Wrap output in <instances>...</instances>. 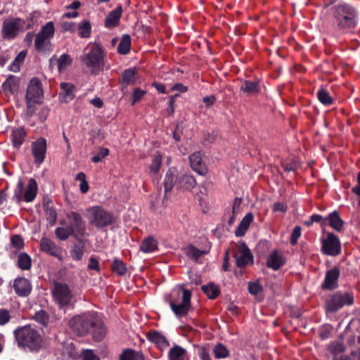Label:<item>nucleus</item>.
<instances>
[{
  "instance_id": "obj_38",
  "label": "nucleus",
  "mask_w": 360,
  "mask_h": 360,
  "mask_svg": "<svg viewBox=\"0 0 360 360\" xmlns=\"http://www.w3.org/2000/svg\"><path fill=\"white\" fill-rule=\"evenodd\" d=\"M186 255L192 259L197 261L202 255L207 254V251L200 250L193 245H188L186 249Z\"/></svg>"
},
{
  "instance_id": "obj_9",
  "label": "nucleus",
  "mask_w": 360,
  "mask_h": 360,
  "mask_svg": "<svg viewBox=\"0 0 360 360\" xmlns=\"http://www.w3.org/2000/svg\"><path fill=\"white\" fill-rule=\"evenodd\" d=\"M24 22L19 18H8L4 20L1 35L3 38L12 39L15 38L18 31L23 28Z\"/></svg>"
},
{
  "instance_id": "obj_6",
  "label": "nucleus",
  "mask_w": 360,
  "mask_h": 360,
  "mask_svg": "<svg viewBox=\"0 0 360 360\" xmlns=\"http://www.w3.org/2000/svg\"><path fill=\"white\" fill-rule=\"evenodd\" d=\"M82 62L92 74H98L103 64V50L95 43L90 51L81 57Z\"/></svg>"
},
{
  "instance_id": "obj_35",
  "label": "nucleus",
  "mask_w": 360,
  "mask_h": 360,
  "mask_svg": "<svg viewBox=\"0 0 360 360\" xmlns=\"http://www.w3.org/2000/svg\"><path fill=\"white\" fill-rule=\"evenodd\" d=\"M91 32V25L89 20H84L78 25V35L82 38H89Z\"/></svg>"
},
{
  "instance_id": "obj_4",
  "label": "nucleus",
  "mask_w": 360,
  "mask_h": 360,
  "mask_svg": "<svg viewBox=\"0 0 360 360\" xmlns=\"http://www.w3.org/2000/svg\"><path fill=\"white\" fill-rule=\"evenodd\" d=\"M86 217L90 225L98 229L105 228L115 221L114 215L101 206H93L87 209Z\"/></svg>"
},
{
  "instance_id": "obj_22",
  "label": "nucleus",
  "mask_w": 360,
  "mask_h": 360,
  "mask_svg": "<svg viewBox=\"0 0 360 360\" xmlns=\"http://www.w3.org/2000/svg\"><path fill=\"white\" fill-rule=\"evenodd\" d=\"M147 338L161 350L167 349L169 345L165 336L156 331H150L147 334Z\"/></svg>"
},
{
  "instance_id": "obj_63",
  "label": "nucleus",
  "mask_w": 360,
  "mask_h": 360,
  "mask_svg": "<svg viewBox=\"0 0 360 360\" xmlns=\"http://www.w3.org/2000/svg\"><path fill=\"white\" fill-rule=\"evenodd\" d=\"M83 359L84 360H100L99 358L93 354V352L90 350H86L83 353Z\"/></svg>"
},
{
  "instance_id": "obj_31",
  "label": "nucleus",
  "mask_w": 360,
  "mask_h": 360,
  "mask_svg": "<svg viewBox=\"0 0 360 360\" xmlns=\"http://www.w3.org/2000/svg\"><path fill=\"white\" fill-rule=\"evenodd\" d=\"M186 354V350L183 347L174 345L169 352V360H184Z\"/></svg>"
},
{
  "instance_id": "obj_18",
  "label": "nucleus",
  "mask_w": 360,
  "mask_h": 360,
  "mask_svg": "<svg viewBox=\"0 0 360 360\" xmlns=\"http://www.w3.org/2000/svg\"><path fill=\"white\" fill-rule=\"evenodd\" d=\"M340 276V269L338 267H333L328 271L326 274V277L323 283L322 284L323 289L333 290L338 287V279Z\"/></svg>"
},
{
  "instance_id": "obj_7",
  "label": "nucleus",
  "mask_w": 360,
  "mask_h": 360,
  "mask_svg": "<svg viewBox=\"0 0 360 360\" xmlns=\"http://www.w3.org/2000/svg\"><path fill=\"white\" fill-rule=\"evenodd\" d=\"M53 296L60 309L69 306L72 299V294L68 285L61 283L54 284Z\"/></svg>"
},
{
  "instance_id": "obj_30",
  "label": "nucleus",
  "mask_w": 360,
  "mask_h": 360,
  "mask_svg": "<svg viewBox=\"0 0 360 360\" xmlns=\"http://www.w3.org/2000/svg\"><path fill=\"white\" fill-rule=\"evenodd\" d=\"M329 225L337 231H340L343 225V221L341 219L338 212L333 211L328 217Z\"/></svg>"
},
{
  "instance_id": "obj_19",
  "label": "nucleus",
  "mask_w": 360,
  "mask_h": 360,
  "mask_svg": "<svg viewBox=\"0 0 360 360\" xmlns=\"http://www.w3.org/2000/svg\"><path fill=\"white\" fill-rule=\"evenodd\" d=\"M190 163L191 168L198 174L205 175L207 172V168L202 161V155L200 152H196L190 155Z\"/></svg>"
},
{
  "instance_id": "obj_32",
  "label": "nucleus",
  "mask_w": 360,
  "mask_h": 360,
  "mask_svg": "<svg viewBox=\"0 0 360 360\" xmlns=\"http://www.w3.org/2000/svg\"><path fill=\"white\" fill-rule=\"evenodd\" d=\"M70 253L73 260L81 261L84 254V245L82 242L75 244L72 247Z\"/></svg>"
},
{
  "instance_id": "obj_41",
  "label": "nucleus",
  "mask_w": 360,
  "mask_h": 360,
  "mask_svg": "<svg viewBox=\"0 0 360 360\" xmlns=\"http://www.w3.org/2000/svg\"><path fill=\"white\" fill-rule=\"evenodd\" d=\"M72 59L67 54H62L58 60V68L60 72H63L67 68L71 65Z\"/></svg>"
},
{
  "instance_id": "obj_56",
  "label": "nucleus",
  "mask_w": 360,
  "mask_h": 360,
  "mask_svg": "<svg viewBox=\"0 0 360 360\" xmlns=\"http://www.w3.org/2000/svg\"><path fill=\"white\" fill-rule=\"evenodd\" d=\"M301 227L298 226L293 229L290 238V243L292 245L297 244V240L301 236Z\"/></svg>"
},
{
  "instance_id": "obj_53",
  "label": "nucleus",
  "mask_w": 360,
  "mask_h": 360,
  "mask_svg": "<svg viewBox=\"0 0 360 360\" xmlns=\"http://www.w3.org/2000/svg\"><path fill=\"white\" fill-rule=\"evenodd\" d=\"M109 154V150L108 148H101L98 152L97 154L94 155L92 158H91V160L94 163H98L99 162L101 161V160L108 156Z\"/></svg>"
},
{
  "instance_id": "obj_3",
  "label": "nucleus",
  "mask_w": 360,
  "mask_h": 360,
  "mask_svg": "<svg viewBox=\"0 0 360 360\" xmlns=\"http://www.w3.org/2000/svg\"><path fill=\"white\" fill-rule=\"evenodd\" d=\"M191 293L181 287L173 289L169 302L172 311L177 317L186 316L191 307Z\"/></svg>"
},
{
  "instance_id": "obj_60",
  "label": "nucleus",
  "mask_w": 360,
  "mask_h": 360,
  "mask_svg": "<svg viewBox=\"0 0 360 360\" xmlns=\"http://www.w3.org/2000/svg\"><path fill=\"white\" fill-rule=\"evenodd\" d=\"M11 243L17 249H21L24 245V243L22 238L18 235L13 236L11 238Z\"/></svg>"
},
{
  "instance_id": "obj_49",
  "label": "nucleus",
  "mask_w": 360,
  "mask_h": 360,
  "mask_svg": "<svg viewBox=\"0 0 360 360\" xmlns=\"http://www.w3.org/2000/svg\"><path fill=\"white\" fill-rule=\"evenodd\" d=\"M49 41V39L46 37L41 36V34H37L35 37L34 40V46L35 49L39 51H41L44 50L46 44H48Z\"/></svg>"
},
{
  "instance_id": "obj_27",
  "label": "nucleus",
  "mask_w": 360,
  "mask_h": 360,
  "mask_svg": "<svg viewBox=\"0 0 360 360\" xmlns=\"http://www.w3.org/2000/svg\"><path fill=\"white\" fill-rule=\"evenodd\" d=\"M18 84L19 79L14 75H11L3 83L2 89L6 94H13L14 91L18 88Z\"/></svg>"
},
{
  "instance_id": "obj_57",
  "label": "nucleus",
  "mask_w": 360,
  "mask_h": 360,
  "mask_svg": "<svg viewBox=\"0 0 360 360\" xmlns=\"http://www.w3.org/2000/svg\"><path fill=\"white\" fill-rule=\"evenodd\" d=\"M11 319L10 313L6 309L0 310V325H5Z\"/></svg>"
},
{
  "instance_id": "obj_55",
  "label": "nucleus",
  "mask_w": 360,
  "mask_h": 360,
  "mask_svg": "<svg viewBox=\"0 0 360 360\" xmlns=\"http://www.w3.org/2000/svg\"><path fill=\"white\" fill-rule=\"evenodd\" d=\"M146 93V91L142 90L139 88L134 89L133 93V99L131 101V105H134L136 102L139 101L143 97Z\"/></svg>"
},
{
  "instance_id": "obj_2",
  "label": "nucleus",
  "mask_w": 360,
  "mask_h": 360,
  "mask_svg": "<svg viewBox=\"0 0 360 360\" xmlns=\"http://www.w3.org/2000/svg\"><path fill=\"white\" fill-rule=\"evenodd\" d=\"M18 345L31 351H39L42 347V339L37 330L30 326L18 328L14 330Z\"/></svg>"
},
{
  "instance_id": "obj_11",
  "label": "nucleus",
  "mask_w": 360,
  "mask_h": 360,
  "mask_svg": "<svg viewBox=\"0 0 360 360\" xmlns=\"http://www.w3.org/2000/svg\"><path fill=\"white\" fill-rule=\"evenodd\" d=\"M234 258L238 267H244L253 262V256L245 243H239L236 245Z\"/></svg>"
},
{
  "instance_id": "obj_20",
  "label": "nucleus",
  "mask_w": 360,
  "mask_h": 360,
  "mask_svg": "<svg viewBox=\"0 0 360 360\" xmlns=\"http://www.w3.org/2000/svg\"><path fill=\"white\" fill-rule=\"evenodd\" d=\"M284 264L285 259L281 252L274 250L269 254L266 262L268 267L278 270Z\"/></svg>"
},
{
  "instance_id": "obj_54",
  "label": "nucleus",
  "mask_w": 360,
  "mask_h": 360,
  "mask_svg": "<svg viewBox=\"0 0 360 360\" xmlns=\"http://www.w3.org/2000/svg\"><path fill=\"white\" fill-rule=\"evenodd\" d=\"M120 360H139V356L133 350H126L121 355Z\"/></svg>"
},
{
  "instance_id": "obj_61",
  "label": "nucleus",
  "mask_w": 360,
  "mask_h": 360,
  "mask_svg": "<svg viewBox=\"0 0 360 360\" xmlns=\"http://www.w3.org/2000/svg\"><path fill=\"white\" fill-rule=\"evenodd\" d=\"M287 210H288V206L284 203L277 202L274 204V206H273L274 212H286Z\"/></svg>"
},
{
  "instance_id": "obj_59",
  "label": "nucleus",
  "mask_w": 360,
  "mask_h": 360,
  "mask_svg": "<svg viewBox=\"0 0 360 360\" xmlns=\"http://www.w3.org/2000/svg\"><path fill=\"white\" fill-rule=\"evenodd\" d=\"M37 103H39V102L38 101L26 100V105H27L26 112H27V114L30 117L32 116L34 113L35 110H36L34 104Z\"/></svg>"
},
{
  "instance_id": "obj_23",
  "label": "nucleus",
  "mask_w": 360,
  "mask_h": 360,
  "mask_svg": "<svg viewBox=\"0 0 360 360\" xmlns=\"http://www.w3.org/2000/svg\"><path fill=\"white\" fill-rule=\"evenodd\" d=\"M122 13L121 6L112 11L105 19V26L108 28L116 27L119 23Z\"/></svg>"
},
{
  "instance_id": "obj_58",
  "label": "nucleus",
  "mask_w": 360,
  "mask_h": 360,
  "mask_svg": "<svg viewBox=\"0 0 360 360\" xmlns=\"http://www.w3.org/2000/svg\"><path fill=\"white\" fill-rule=\"evenodd\" d=\"M242 202V198H236L232 205V214H233V216H236L237 214L239 213L240 210V205Z\"/></svg>"
},
{
  "instance_id": "obj_14",
  "label": "nucleus",
  "mask_w": 360,
  "mask_h": 360,
  "mask_svg": "<svg viewBox=\"0 0 360 360\" xmlns=\"http://www.w3.org/2000/svg\"><path fill=\"white\" fill-rule=\"evenodd\" d=\"M178 171L176 168L175 167H170L165 177L164 180V188H165V195H164V200H167L170 197V193L175 184V183L177 184L178 179Z\"/></svg>"
},
{
  "instance_id": "obj_28",
  "label": "nucleus",
  "mask_w": 360,
  "mask_h": 360,
  "mask_svg": "<svg viewBox=\"0 0 360 360\" xmlns=\"http://www.w3.org/2000/svg\"><path fill=\"white\" fill-rule=\"evenodd\" d=\"M158 248V242L153 237L145 238L141 243L139 250L144 253L154 252Z\"/></svg>"
},
{
  "instance_id": "obj_39",
  "label": "nucleus",
  "mask_w": 360,
  "mask_h": 360,
  "mask_svg": "<svg viewBox=\"0 0 360 360\" xmlns=\"http://www.w3.org/2000/svg\"><path fill=\"white\" fill-rule=\"evenodd\" d=\"M25 137V132L22 129H18L13 131L12 134V141L15 147H20Z\"/></svg>"
},
{
  "instance_id": "obj_29",
  "label": "nucleus",
  "mask_w": 360,
  "mask_h": 360,
  "mask_svg": "<svg viewBox=\"0 0 360 360\" xmlns=\"http://www.w3.org/2000/svg\"><path fill=\"white\" fill-rule=\"evenodd\" d=\"M37 184L34 179H30L24 198L26 202H32L36 197Z\"/></svg>"
},
{
  "instance_id": "obj_37",
  "label": "nucleus",
  "mask_w": 360,
  "mask_h": 360,
  "mask_svg": "<svg viewBox=\"0 0 360 360\" xmlns=\"http://www.w3.org/2000/svg\"><path fill=\"white\" fill-rule=\"evenodd\" d=\"M54 33V24L52 21H49L41 28L40 31L37 34H41L50 40L53 37Z\"/></svg>"
},
{
  "instance_id": "obj_62",
  "label": "nucleus",
  "mask_w": 360,
  "mask_h": 360,
  "mask_svg": "<svg viewBox=\"0 0 360 360\" xmlns=\"http://www.w3.org/2000/svg\"><path fill=\"white\" fill-rule=\"evenodd\" d=\"M88 269L90 270L99 271V263L98 261L95 257H91L89 258Z\"/></svg>"
},
{
  "instance_id": "obj_5",
  "label": "nucleus",
  "mask_w": 360,
  "mask_h": 360,
  "mask_svg": "<svg viewBox=\"0 0 360 360\" xmlns=\"http://www.w3.org/2000/svg\"><path fill=\"white\" fill-rule=\"evenodd\" d=\"M334 16L340 28H351L356 25V11L349 5L342 4L335 6Z\"/></svg>"
},
{
  "instance_id": "obj_17",
  "label": "nucleus",
  "mask_w": 360,
  "mask_h": 360,
  "mask_svg": "<svg viewBox=\"0 0 360 360\" xmlns=\"http://www.w3.org/2000/svg\"><path fill=\"white\" fill-rule=\"evenodd\" d=\"M13 288L15 292L20 297H27L32 291V285L25 278H17L14 280Z\"/></svg>"
},
{
  "instance_id": "obj_47",
  "label": "nucleus",
  "mask_w": 360,
  "mask_h": 360,
  "mask_svg": "<svg viewBox=\"0 0 360 360\" xmlns=\"http://www.w3.org/2000/svg\"><path fill=\"white\" fill-rule=\"evenodd\" d=\"M329 351L334 355V360H338V354L345 351L344 345L338 342H333L329 345Z\"/></svg>"
},
{
  "instance_id": "obj_1",
  "label": "nucleus",
  "mask_w": 360,
  "mask_h": 360,
  "mask_svg": "<svg viewBox=\"0 0 360 360\" xmlns=\"http://www.w3.org/2000/svg\"><path fill=\"white\" fill-rule=\"evenodd\" d=\"M69 326L75 333L79 336H84L89 333L90 330H92L94 338L97 341L101 340L106 333V328L101 319L93 311L74 316L69 321Z\"/></svg>"
},
{
  "instance_id": "obj_15",
  "label": "nucleus",
  "mask_w": 360,
  "mask_h": 360,
  "mask_svg": "<svg viewBox=\"0 0 360 360\" xmlns=\"http://www.w3.org/2000/svg\"><path fill=\"white\" fill-rule=\"evenodd\" d=\"M40 249L41 251L52 255L59 260H63L62 249L56 245L52 240L43 238L40 241Z\"/></svg>"
},
{
  "instance_id": "obj_12",
  "label": "nucleus",
  "mask_w": 360,
  "mask_h": 360,
  "mask_svg": "<svg viewBox=\"0 0 360 360\" xmlns=\"http://www.w3.org/2000/svg\"><path fill=\"white\" fill-rule=\"evenodd\" d=\"M67 219L70 220V224L75 233V238L83 236L86 232L85 221L80 214L76 212H70L67 214Z\"/></svg>"
},
{
  "instance_id": "obj_25",
  "label": "nucleus",
  "mask_w": 360,
  "mask_h": 360,
  "mask_svg": "<svg viewBox=\"0 0 360 360\" xmlns=\"http://www.w3.org/2000/svg\"><path fill=\"white\" fill-rule=\"evenodd\" d=\"M253 219H254L253 214L250 212L248 213L243 218L239 226L236 229V230L235 231L236 236H238V237L243 236L245 234L250 223L253 221Z\"/></svg>"
},
{
  "instance_id": "obj_64",
  "label": "nucleus",
  "mask_w": 360,
  "mask_h": 360,
  "mask_svg": "<svg viewBox=\"0 0 360 360\" xmlns=\"http://www.w3.org/2000/svg\"><path fill=\"white\" fill-rule=\"evenodd\" d=\"M62 27L65 31L73 32L75 30V23L70 22H64L62 24Z\"/></svg>"
},
{
  "instance_id": "obj_51",
  "label": "nucleus",
  "mask_w": 360,
  "mask_h": 360,
  "mask_svg": "<svg viewBox=\"0 0 360 360\" xmlns=\"http://www.w3.org/2000/svg\"><path fill=\"white\" fill-rule=\"evenodd\" d=\"M263 290L262 285L257 281L248 283V291L252 295H257Z\"/></svg>"
},
{
  "instance_id": "obj_43",
  "label": "nucleus",
  "mask_w": 360,
  "mask_h": 360,
  "mask_svg": "<svg viewBox=\"0 0 360 360\" xmlns=\"http://www.w3.org/2000/svg\"><path fill=\"white\" fill-rule=\"evenodd\" d=\"M112 269L119 275H124L127 269L125 264L120 259L115 258L112 264Z\"/></svg>"
},
{
  "instance_id": "obj_48",
  "label": "nucleus",
  "mask_w": 360,
  "mask_h": 360,
  "mask_svg": "<svg viewBox=\"0 0 360 360\" xmlns=\"http://www.w3.org/2000/svg\"><path fill=\"white\" fill-rule=\"evenodd\" d=\"M45 212L46 219L49 221L51 225H53L57 219V213L53 206H50L49 204L45 205Z\"/></svg>"
},
{
  "instance_id": "obj_24",
  "label": "nucleus",
  "mask_w": 360,
  "mask_h": 360,
  "mask_svg": "<svg viewBox=\"0 0 360 360\" xmlns=\"http://www.w3.org/2000/svg\"><path fill=\"white\" fill-rule=\"evenodd\" d=\"M240 89L248 96L255 95L259 91V82L245 80L242 82Z\"/></svg>"
},
{
  "instance_id": "obj_16",
  "label": "nucleus",
  "mask_w": 360,
  "mask_h": 360,
  "mask_svg": "<svg viewBox=\"0 0 360 360\" xmlns=\"http://www.w3.org/2000/svg\"><path fill=\"white\" fill-rule=\"evenodd\" d=\"M46 151V142L43 138L39 139L32 144V153L34 158V162L41 164L45 158Z\"/></svg>"
},
{
  "instance_id": "obj_45",
  "label": "nucleus",
  "mask_w": 360,
  "mask_h": 360,
  "mask_svg": "<svg viewBox=\"0 0 360 360\" xmlns=\"http://www.w3.org/2000/svg\"><path fill=\"white\" fill-rule=\"evenodd\" d=\"M136 75V69L135 68H129L125 70L122 75V82L125 85H129L133 82L134 79V77Z\"/></svg>"
},
{
  "instance_id": "obj_21",
  "label": "nucleus",
  "mask_w": 360,
  "mask_h": 360,
  "mask_svg": "<svg viewBox=\"0 0 360 360\" xmlns=\"http://www.w3.org/2000/svg\"><path fill=\"white\" fill-rule=\"evenodd\" d=\"M60 88L61 92L59 94V98L62 102L68 103L75 98V86L73 84L63 82L60 84Z\"/></svg>"
},
{
  "instance_id": "obj_52",
  "label": "nucleus",
  "mask_w": 360,
  "mask_h": 360,
  "mask_svg": "<svg viewBox=\"0 0 360 360\" xmlns=\"http://www.w3.org/2000/svg\"><path fill=\"white\" fill-rule=\"evenodd\" d=\"M34 319L38 323L46 326L49 322V316L46 311L40 310L35 313Z\"/></svg>"
},
{
  "instance_id": "obj_40",
  "label": "nucleus",
  "mask_w": 360,
  "mask_h": 360,
  "mask_svg": "<svg viewBox=\"0 0 360 360\" xmlns=\"http://www.w3.org/2000/svg\"><path fill=\"white\" fill-rule=\"evenodd\" d=\"M201 289L210 299H214L219 295V288L212 283L202 285Z\"/></svg>"
},
{
  "instance_id": "obj_34",
  "label": "nucleus",
  "mask_w": 360,
  "mask_h": 360,
  "mask_svg": "<svg viewBox=\"0 0 360 360\" xmlns=\"http://www.w3.org/2000/svg\"><path fill=\"white\" fill-rule=\"evenodd\" d=\"M131 48V37L129 34H124L122 37L117 47V51L122 55L127 54Z\"/></svg>"
},
{
  "instance_id": "obj_50",
  "label": "nucleus",
  "mask_w": 360,
  "mask_h": 360,
  "mask_svg": "<svg viewBox=\"0 0 360 360\" xmlns=\"http://www.w3.org/2000/svg\"><path fill=\"white\" fill-rule=\"evenodd\" d=\"M162 164V155L160 153L156 154L152 161L151 165L150 167V170L151 172L155 174L157 173Z\"/></svg>"
},
{
  "instance_id": "obj_44",
  "label": "nucleus",
  "mask_w": 360,
  "mask_h": 360,
  "mask_svg": "<svg viewBox=\"0 0 360 360\" xmlns=\"http://www.w3.org/2000/svg\"><path fill=\"white\" fill-rule=\"evenodd\" d=\"M319 101L325 105H330L333 103V98L329 93L324 89H320L317 92Z\"/></svg>"
},
{
  "instance_id": "obj_8",
  "label": "nucleus",
  "mask_w": 360,
  "mask_h": 360,
  "mask_svg": "<svg viewBox=\"0 0 360 360\" xmlns=\"http://www.w3.org/2000/svg\"><path fill=\"white\" fill-rule=\"evenodd\" d=\"M353 302V297L349 293L338 292L327 300L326 310L335 312L346 304L351 305Z\"/></svg>"
},
{
  "instance_id": "obj_13",
  "label": "nucleus",
  "mask_w": 360,
  "mask_h": 360,
  "mask_svg": "<svg viewBox=\"0 0 360 360\" xmlns=\"http://www.w3.org/2000/svg\"><path fill=\"white\" fill-rule=\"evenodd\" d=\"M43 96L41 82L37 78H32L27 89L25 99L39 102Z\"/></svg>"
},
{
  "instance_id": "obj_33",
  "label": "nucleus",
  "mask_w": 360,
  "mask_h": 360,
  "mask_svg": "<svg viewBox=\"0 0 360 360\" xmlns=\"http://www.w3.org/2000/svg\"><path fill=\"white\" fill-rule=\"evenodd\" d=\"M56 236L61 240H65L70 236L75 237V233L68 225L65 227H58L55 230Z\"/></svg>"
},
{
  "instance_id": "obj_46",
  "label": "nucleus",
  "mask_w": 360,
  "mask_h": 360,
  "mask_svg": "<svg viewBox=\"0 0 360 360\" xmlns=\"http://www.w3.org/2000/svg\"><path fill=\"white\" fill-rule=\"evenodd\" d=\"M213 353H214L215 358H217V359L226 358L229 356V354L227 348L221 344H217L214 347V348L213 349Z\"/></svg>"
},
{
  "instance_id": "obj_26",
  "label": "nucleus",
  "mask_w": 360,
  "mask_h": 360,
  "mask_svg": "<svg viewBox=\"0 0 360 360\" xmlns=\"http://www.w3.org/2000/svg\"><path fill=\"white\" fill-rule=\"evenodd\" d=\"M196 182L193 176L183 174L178 178L177 187L181 189L191 190L195 186Z\"/></svg>"
},
{
  "instance_id": "obj_10",
  "label": "nucleus",
  "mask_w": 360,
  "mask_h": 360,
  "mask_svg": "<svg viewBox=\"0 0 360 360\" xmlns=\"http://www.w3.org/2000/svg\"><path fill=\"white\" fill-rule=\"evenodd\" d=\"M321 251L326 255L337 256L341 252L339 238L333 233H328L326 238L321 240Z\"/></svg>"
},
{
  "instance_id": "obj_36",
  "label": "nucleus",
  "mask_w": 360,
  "mask_h": 360,
  "mask_svg": "<svg viewBox=\"0 0 360 360\" xmlns=\"http://www.w3.org/2000/svg\"><path fill=\"white\" fill-rule=\"evenodd\" d=\"M27 53V51L26 50L20 51L10 65L9 70L14 72L19 71L20 65L25 60Z\"/></svg>"
},
{
  "instance_id": "obj_42",
  "label": "nucleus",
  "mask_w": 360,
  "mask_h": 360,
  "mask_svg": "<svg viewBox=\"0 0 360 360\" xmlns=\"http://www.w3.org/2000/svg\"><path fill=\"white\" fill-rule=\"evenodd\" d=\"M18 266L22 270H28L31 267V258L26 253H20L18 258Z\"/></svg>"
}]
</instances>
